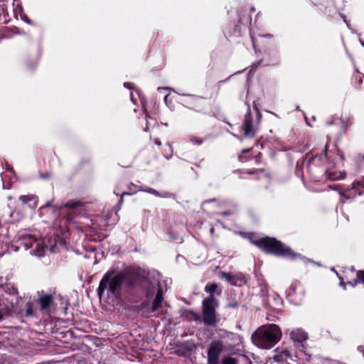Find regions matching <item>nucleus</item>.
<instances>
[{
	"instance_id": "a19ab883",
	"label": "nucleus",
	"mask_w": 364,
	"mask_h": 364,
	"mask_svg": "<svg viewBox=\"0 0 364 364\" xmlns=\"http://www.w3.org/2000/svg\"><path fill=\"white\" fill-rule=\"evenodd\" d=\"M363 158H364V156H363Z\"/></svg>"
},
{
	"instance_id": "f03ea898",
	"label": "nucleus",
	"mask_w": 364,
	"mask_h": 364,
	"mask_svg": "<svg viewBox=\"0 0 364 364\" xmlns=\"http://www.w3.org/2000/svg\"><path fill=\"white\" fill-rule=\"evenodd\" d=\"M282 333L276 324L264 325L258 328L252 335L253 343L263 349H270L282 338Z\"/></svg>"
},
{
	"instance_id": "f257e3e1",
	"label": "nucleus",
	"mask_w": 364,
	"mask_h": 364,
	"mask_svg": "<svg viewBox=\"0 0 364 364\" xmlns=\"http://www.w3.org/2000/svg\"><path fill=\"white\" fill-rule=\"evenodd\" d=\"M43 210L48 212L53 210L58 214L60 218L54 222V226L60 230L63 236L60 237L57 234H54L53 237L37 239L30 233L21 232L14 243L10 246L11 252H18L23 248L24 250H31L30 254L38 257L43 256L46 251L56 252L60 246L65 245V232L69 231L70 225L75 222V218L84 210V208L79 201H70L55 209L47 205Z\"/></svg>"
},
{
	"instance_id": "ddd939ff",
	"label": "nucleus",
	"mask_w": 364,
	"mask_h": 364,
	"mask_svg": "<svg viewBox=\"0 0 364 364\" xmlns=\"http://www.w3.org/2000/svg\"><path fill=\"white\" fill-rule=\"evenodd\" d=\"M338 279H340V286L342 287L344 289L347 285H350L353 287H355L358 282L364 283V271H358L357 272V278L353 281H349L348 282H344V278L340 276L338 273H336Z\"/></svg>"
},
{
	"instance_id": "72a5a7b5",
	"label": "nucleus",
	"mask_w": 364,
	"mask_h": 364,
	"mask_svg": "<svg viewBox=\"0 0 364 364\" xmlns=\"http://www.w3.org/2000/svg\"><path fill=\"white\" fill-rule=\"evenodd\" d=\"M213 232H214V228H210V232L213 234Z\"/></svg>"
},
{
	"instance_id": "9d476101",
	"label": "nucleus",
	"mask_w": 364,
	"mask_h": 364,
	"mask_svg": "<svg viewBox=\"0 0 364 364\" xmlns=\"http://www.w3.org/2000/svg\"><path fill=\"white\" fill-rule=\"evenodd\" d=\"M218 335L219 341H223L225 348L232 347L235 345L239 340V337L237 334L224 330H220Z\"/></svg>"
},
{
	"instance_id": "0eeeda50",
	"label": "nucleus",
	"mask_w": 364,
	"mask_h": 364,
	"mask_svg": "<svg viewBox=\"0 0 364 364\" xmlns=\"http://www.w3.org/2000/svg\"><path fill=\"white\" fill-rule=\"evenodd\" d=\"M218 306V301L212 296L203 301V320L205 325L214 326L217 323L215 309Z\"/></svg>"
},
{
	"instance_id": "6e6552de",
	"label": "nucleus",
	"mask_w": 364,
	"mask_h": 364,
	"mask_svg": "<svg viewBox=\"0 0 364 364\" xmlns=\"http://www.w3.org/2000/svg\"><path fill=\"white\" fill-rule=\"evenodd\" d=\"M224 343L223 341H213L208 350V364H218L220 353L223 351Z\"/></svg>"
},
{
	"instance_id": "2f4dec72",
	"label": "nucleus",
	"mask_w": 364,
	"mask_h": 364,
	"mask_svg": "<svg viewBox=\"0 0 364 364\" xmlns=\"http://www.w3.org/2000/svg\"><path fill=\"white\" fill-rule=\"evenodd\" d=\"M238 158L240 161H243L242 155H240Z\"/></svg>"
},
{
	"instance_id": "a211bd4d",
	"label": "nucleus",
	"mask_w": 364,
	"mask_h": 364,
	"mask_svg": "<svg viewBox=\"0 0 364 364\" xmlns=\"http://www.w3.org/2000/svg\"><path fill=\"white\" fill-rule=\"evenodd\" d=\"M52 297L50 295H43L40 297L39 302L42 309H47L50 307Z\"/></svg>"
},
{
	"instance_id": "6ab92c4d",
	"label": "nucleus",
	"mask_w": 364,
	"mask_h": 364,
	"mask_svg": "<svg viewBox=\"0 0 364 364\" xmlns=\"http://www.w3.org/2000/svg\"><path fill=\"white\" fill-rule=\"evenodd\" d=\"M217 289L218 285L216 284H208L205 286V290L212 294L216 291Z\"/></svg>"
},
{
	"instance_id": "58836bf2",
	"label": "nucleus",
	"mask_w": 364,
	"mask_h": 364,
	"mask_svg": "<svg viewBox=\"0 0 364 364\" xmlns=\"http://www.w3.org/2000/svg\"><path fill=\"white\" fill-rule=\"evenodd\" d=\"M9 170H10L11 172H13V171H14V169H13V168H9Z\"/></svg>"
},
{
	"instance_id": "423d86ee",
	"label": "nucleus",
	"mask_w": 364,
	"mask_h": 364,
	"mask_svg": "<svg viewBox=\"0 0 364 364\" xmlns=\"http://www.w3.org/2000/svg\"><path fill=\"white\" fill-rule=\"evenodd\" d=\"M124 279L125 274L123 272L114 274L113 271L107 272L101 279L97 289L99 296L101 297L105 290H107L109 296H117Z\"/></svg>"
},
{
	"instance_id": "412c9836",
	"label": "nucleus",
	"mask_w": 364,
	"mask_h": 364,
	"mask_svg": "<svg viewBox=\"0 0 364 364\" xmlns=\"http://www.w3.org/2000/svg\"><path fill=\"white\" fill-rule=\"evenodd\" d=\"M237 360L234 358L226 356L222 360V364H236Z\"/></svg>"
},
{
	"instance_id": "c9c22d12",
	"label": "nucleus",
	"mask_w": 364,
	"mask_h": 364,
	"mask_svg": "<svg viewBox=\"0 0 364 364\" xmlns=\"http://www.w3.org/2000/svg\"><path fill=\"white\" fill-rule=\"evenodd\" d=\"M322 159H323V156H321L318 158V160H319V161H320V160H322Z\"/></svg>"
},
{
	"instance_id": "393cba45",
	"label": "nucleus",
	"mask_w": 364,
	"mask_h": 364,
	"mask_svg": "<svg viewBox=\"0 0 364 364\" xmlns=\"http://www.w3.org/2000/svg\"><path fill=\"white\" fill-rule=\"evenodd\" d=\"M341 16H342V18H343L344 22H346V23L347 26L349 28V25H348V23H347V21H346V16H345L344 15H341Z\"/></svg>"
},
{
	"instance_id": "dca6fc26",
	"label": "nucleus",
	"mask_w": 364,
	"mask_h": 364,
	"mask_svg": "<svg viewBox=\"0 0 364 364\" xmlns=\"http://www.w3.org/2000/svg\"><path fill=\"white\" fill-rule=\"evenodd\" d=\"M19 201L22 207H28L31 210L34 209L37 205L36 197L33 195L21 196Z\"/></svg>"
},
{
	"instance_id": "bb28decb",
	"label": "nucleus",
	"mask_w": 364,
	"mask_h": 364,
	"mask_svg": "<svg viewBox=\"0 0 364 364\" xmlns=\"http://www.w3.org/2000/svg\"><path fill=\"white\" fill-rule=\"evenodd\" d=\"M155 143H156L157 145H159V146H160V145L161 144V141H160L159 139H156V140H155Z\"/></svg>"
},
{
	"instance_id": "f3484780",
	"label": "nucleus",
	"mask_w": 364,
	"mask_h": 364,
	"mask_svg": "<svg viewBox=\"0 0 364 364\" xmlns=\"http://www.w3.org/2000/svg\"><path fill=\"white\" fill-rule=\"evenodd\" d=\"M132 186H134L135 188V189L134 190V189L130 188V190L133 191L134 192L144 191V192L149 193L150 194L154 195L157 197H168L169 195L168 193H167V192H164V193H160L156 190L151 188L137 187L134 185H132Z\"/></svg>"
},
{
	"instance_id": "7ed1b4c3",
	"label": "nucleus",
	"mask_w": 364,
	"mask_h": 364,
	"mask_svg": "<svg viewBox=\"0 0 364 364\" xmlns=\"http://www.w3.org/2000/svg\"><path fill=\"white\" fill-rule=\"evenodd\" d=\"M166 285L164 281L159 279V275L157 278L147 279L144 282V287L146 291L148 301L143 303V307L148 313H154L161 306L163 301V286Z\"/></svg>"
},
{
	"instance_id": "2eb2a0df",
	"label": "nucleus",
	"mask_w": 364,
	"mask_h": 364,
	"mask_svg": "<svg viewBox=\"0 0 364 364\" xmlns=\"http://www.w3.org/2000/svg\"><path fill=\"white\" fill-rule=\"evenodd\" d=\"M289 336H290L291 339L294 342H296V343H302L308 338V335H307L306 332H305L301 328H294V329H293L290 332Z\"/></svg>"
},
{
	"instance_id": "20e7f679",
	"label": "nucleus",
	"mask_w": 364,
	"mask_h": 364,
	"mask_svg": "<svg viewBox=\"0 0 364 364\" xmlns=\"http://www.w3.org/2000/svg\"><path fill=\"white\" fill-rule=\"evenodd\" d=\"M251 243L257 246L263 251L278 256L296 259L300 255L294 252L289 247L272 237H262L258 240L250 239Z\"/></svg>"
},
{
	"instance_id": "7c9ffc66",
	"label": "nucleus",
	"mask_w": 364,
	"mask_h": 364,
	"mask_svg": "<svg viewBox=\"0 0 364 364\" xmlns=\"http://www.w3.org/2000/svg\"><path fill=\"white\" fill-rule=\"evenodd\" d=\"M257 116H258V118H259V119H260V118H261V116H262V115H261V113H260L259 111H257Z\"/></svg>"
},
{
	"instance_id": "f8f14e48",
	"label": "nucleus",
	"mask_w": 364,
	"mask_h": 364,
	"mask_svg": "<svg viewBox=\"0 0 364 364\" xmlns=\"http://www.w3.org/2000/svg\"><path fill=\"white\" fill-rule=\"evenodd\" d=\"M255 129L252 124V116L248 105V112L245 115L244 122V135L246 137H252L255 135Z\"/></svg>"
},
{
	"instance_id": "ea45409f",
	"label": "nucleus",
	"mask_w": 364,
	"mask_h": 364,
	"mask_svg": "<svg viewBox=\"0 0 364 364\" xmlns=\"http://www.w3.org/2000/svg\"><path fill=\"white\" fill-rule=\"evenodd\" d=\"M252 41L253 44L255 45L254 39L253 38L252 39Z\"/></svg>"
},
{
	"instance_id": "c85d7f7f",
	"label": "nucleus",
	"mask_w": 364,
	"mask_h": 364,
	"mask_svg": "<svg viewBox=\"0 0 364 364\" xmlns=\"http://www.w3.org/2000/svg\"><path fill=\"white\" fill-rule=\"evenodd\" d=\"M263 36L264 37H267V38H272V35L271 34H267V35H264Z\"/></svg>"
},
{
	"instance_id": "4c0bfd02",
	"label": "nucleus",
	"mask_w": 364,
	"mask_h": 364,
	"mask_svg": "<svg viewBox=\"0 0 364 364\" xmlns=\"http://www.w3.org/2000/svg\"><path fill=\"white\" fill-rule=\"evenodd\" d=\"M328 125L332 124V122H328Z\"/></svg>"
},
{
	"instance_id": "39448f33",
	"label": "nucleus",
	"mask_w": 364,
	"mask_h": 364,
	"mask_svg": "<svg viewBox=\"0 0 364 364\" xmlns=\"http://www.w3.org/2000/svg\"><path fill=\"white\" fill-rule=\"evenodd\" d=\"M324 158L327 159L329 161L331 166H328L325 171V177L328 180L336 181L345 178L346 173L342 171H337L332 170L339 161L342 162L344 160L343 153L338 149L336 145L330 146L326 144L325 146Z\"/></svg>"
},
{
	"instance_id": "473e14b6",
	"label": "nucleus",
	"mask_w": 364,
	"mask_h": 364,
	"mask_svg": "<svg viewBox=\"0 0 364 364\" xmlns=\"http://www.w3.org/2000/svg\"><path fill=\"white\" fill-rule=\"evenodd\" d=\"M222 214H223V215H228V214H229V213H228V212H224V213H223Z\"/></svg>"
},
{
	"instance_id": "1a4fd4ad",
	"label": "nucleus",
	"mask_w": 364,
	"mask_h": 364,
	"mask_svg": "<svg viewBox=\"0 0 364 364\" xmlns=\"http://www.w3.org/2000/svg\"><path fill=\"white\" fill-rule=\"evenodd\" d=\"M287 295L291 301L296 304L299 303L304 295L303 286L299 282H293L287 291Z\"/></svg>"
},
{
	"instance_id": "a878e982",
	"label": "nucleus",
	"mask_w": 364,
	"mask_h": 364,
	"mask_svg": "<svg viewBox=\"0 0 364 364\" xmlns=\"http://www.w3.org/2000/svg\"><path fill=\"white\" fill-rule=\"evenodd\" d=\"M107 225H108V223L107 222H104L102 224L100 225V227H104V226H107Z\"/></svg>"
},
{
	"instance_id": "9b49d317",
	"label": "nucleus",
	"mask_w": 364,
	"mask_h": 364,
	"mask_svg": "<svg viewBox=\"0 0 364 364\" xmlns=\"http://www.w3.org/2000/svg\"><path fill=\"white\" fill-rule=\"evenodd\" d=\"M275 355L273 356L274 360L276 362L287 361L288 359L294 360L291 351L283 346L278 347L275 349Z\"/></svg>"
},
{
	"instance_id": "4be33fe9",
	"label": "nucleus",
	"mask_w": 364,
	"mask_h": 364,
	"mask_svg": "<svg viewBox=\"0 0 364 364\" xmlns=\"http://www.w3.org/2000/svg\"><path fill=\"white\" fill-rule=\"evenodd\" d=\"M185 97H186V99H184L183 100V102L186 103V104H189L193 102H195L198 99V97H196L195 95H187Z\"/></svg>"
},
{
	"instance_id": "c756f323",
	"label": "nucleus",
	"mask_w": 364,
	"mask_h": 364,
	"mask_svg": "<svg viewBox=\"0 0 364 364\" xmlns=\"http://www.w3.org/2000/svg\"><path fill=\"white\" fill-rule=\"evenodd\" d=\"M129 84V83H124V86L128 87L129 89H131V87L130 86H128Z\"/></svg>"
},
{
	"instance_id": "cd10ccee",
	"label": "nucleus",
	"mask_w": 364,
	"mask_h": 364,
	"mask_svg": "<svg viewBox=\"0 0 364 364\" xmlns=\"http://www.w3.org/2000/svg\"><path fill=\"white\" fill-rule=\"evenodd\" d=\"M250 151V149H244V150L242 151V154L248 153Z\"/></svg>"
},
{
	"instance_id": "b1692460",
	"label": "nucleus",
	"mask_w": 364,
	"mask_h": 364,
	"mask_svg": "<svg viewBox=\"0 0 364 364\" xmlns=\"http://www.w3.org/2000/svg\"><path fill=\"white\" fill-rule=\"evenodd\" d=\"M190 140L194 144L200 145L202 144L201 139H197L196 136H191L190 137Z\"/></svg>"
},
{
	"instance_id": "f704fd0d",
	"label": "nucleus",
	"mask_w": 364,
	"mask_h": 364,
	"mask_svg": "<svg viewBox=\"0 0 364 364\" xmlns=\"http://www.w3.org/2000/svg\"><path fill=\"white\" fill-rule=\"evenodd\" d=\"M360 43H361V45L364 47V42H363V41H360Z\"/></svg>"
},
{
	"instance_id": "5701e85b",
	"label": "nucleus",
	"mask_w": 364,
	"mask_h": 364,
	"mask_svg": "<svg viewBox=\"0 0 364 364\" xmlns=\"http://www.w3.org/2000/svg\"><path fill=\"white\" fill-rule=\"evenodd\" d=\"M352 188L355 190L364 188V183L361 181H354L353 183Z\"/></svg>"
},
{
	"instance_id": "4468645a",
	"label": "nucleus",
	"mask_w": 364,
	"mask_h": 364,
	"mask_svg": "<svg viewBox=\"0 0 364 364\" xmlns=\"http://www.w3.org/2000/svg\"><path fill=\"white\" fill-rule=\"evenodd\" d=\"M222 277L234 286H240L245 281V277L242 274L232 275L229 273L223 272Z\"/></svg>"
},
{
	"instance_id": "aec40b11",
	"label": "nucleus",
	"mask_w": 364,
	"mask_h": 364,
	"mask_svg": "<svg viewBox=\"0 0 364 364\" xmlns=\"http://www.w3.org/2000/svg\"><path fill=\"white\" fill-rule=\"evenodd\" d=\"M26 316H34V309L33 304L30 302L26 304Z\"/></svg>"
},
{
	"instance_id": "e433bc0d",
	"label": "nucleus",
	"mask_w": 364,
	"mask_h": 364,
	"mask_svg": "<svg viewBox=\"0 0 364 364\" xmlns=\"http://www.w3.org/2000/svg\"><path fill=\"white\" fill-rule=\"evenodd\" d=\"M362 81H363V80H362V78H360L359 80V83L360 84L362 82Z\"/></svg>"
}]
</instances>
